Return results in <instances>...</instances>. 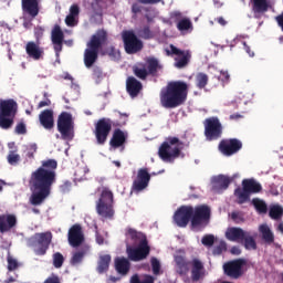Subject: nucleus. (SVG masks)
<instances>
[{
	"mask_svg": "<svg viewBox=\"0 0 283 283\" xmlns=\"http://www.w3.org/2000/svg\"><path fill=\"white\" fill-rule=\"evenodd\" d=\"M57 167L59 163L55 159H48L43 160L41 167L31 174L29 202L32 207H41L48 200L52 191V185L56 182Z\"/></svg>",
	"mask_w": 283,
	"mask_h": 283,
	"instance_id": "nucleus-1",
	"label": "nucleus"
},
{
	"mask_svg": "<svg viewBox=\"0 0 283 283\" xmlns=\"http://www.w3.org/2000/svg\"><path fill=\"white\" fill-rule=\"evenodd\" d=\"M107 31L105 29L97 30L86 43V49L84 50V65L90 70L94 67V63L98 61V52L107 43Z\"/></svg>",
	"mask_w": 283,
	"mask_h": 283,
	"instance_id": "nucleus-2",
	"label": "nucleus"
},
{
	"mask_svg": "<svg viewBox=\"0 0 283 283\" xmlns=\"http://www.w3.org/2000/svg\"><path fill=\"white\" fill-rule=\"evenodd\" d=\"M96 213L104 218V220H114L116 211L114 210V192L109 188L104 187L96 200Z\"/></svg>",
	"mask_w": 283,
	"mask_h": 283,
	"instance_id": "nucleus-3",
	"label": "nucleus"
},
{
	"mask_svg": "<svg viewBox=\"0 0 283 283\" xmlns=\"http://www.w3.org/2000/svg\"><path fill=\"white\" fill-rule=\"evenodd\" d=\"M159 70H163V66L158 59L149 56L145 59V63L133 66V74L140 81H147V76H156Z\"/></svg>",
	"mask_w": 283,
	"mask_h": 283,
	"instance_id": "nucleus-4",
	"label": "nucleus"
},
{
	"mask_svg": "<svg viewBox=\"0 0 283 283\" xmlns=\"http://www.w3.org/2000/svg\"><path fill=\"white\" fill-rule=\"evenodd\" d=\"M52 244V232L35 233L28 240V247L33 250L35 255H45Z\"/></svg>",
	"mask_w": 283,
	"mask_h": 283,
	"instance_id": "nucleus-5",
	"label": "nucleus"
},
{
	"mask_svg": "<svg viewBox=\"0 0 283 283\" xmlns=\"http://www.w3.org/2000/svg\"><path fill=\"white\" fill-rule=\"evenodd\" d=\"M14 116H17V102L14 99H6L0 102V127L1 129H10L14 125Z\"/></svg>",
	"mask_w": 283,
	"mask_h": 283,
	"instance_id": "nucleus-6",
	"label": "nucleus"
},
{
	"mask_svg": "<svg viewBox=\"0 0 283 283\" xmlns=\"http://www.w3.org/2000/svg\"><path fill=\"white\" fill-rule=\"evenodd\" d=\"M260 191H262V185L260 182L254 179H244L242 181V188H235L234 196L239 205H244V202L251 200V193H260Z\"/></svg>",
	"mask_w": 283,
	"mask_h": 283,
	"instance_id": "nucleus-7",
	"label": "nucleus"
},
{
	"mask_svg": "<svg viewBox=\"0 0 283 283\" xmlns=\"http://www.w3.org/2000/svg\"><path fill=\"white\" fill-rule=\"evenodd\" d=\"M122 41L126 54H138L145 48L143 40L139 39L134 30H124L122 32Z\"/></svg>",
	"mask_w": 283,
	"mask_h": 283,
	"instance_id": "nucleus-8",
	"label": "nucleus"
},
{
	"mask_svg": "<svg viewBox=\"0 0 283 283\" xmlns=\"http://www.w3.org/2000/svg\"><path fill=\"white\" fill-rule=\"evenodd\" d=\"M160 104L166 109L178 107V82H170L160 91Z\"/></svg>",
	"mask_w": 283,
	"mask_h": 283,
	"instance_id": "nucleus-9",
	"label": "nucleus"
},
{
	"mask_svg": "<svg viewBox=\"0 0 283 283\" xmlns=\"http://www.w3.org/2000/svg\"><path fill=\"white\" fill-rule=\"evenodd\" d=\"M151 253V247H149V241L144 239L137 247H132L129 244L126 245V254L130 262H143V260H147L149 254Z\"/></svg>",
	"mask_w": 283,
	"mask_h": 283,
	"instance_id": "nucleus-10",
	"label": "nucleus"
},
{
	"mask_svg": "<svg viewBox=\"0 0 283 283\" xmlns=\"http://www.w3.org/2000/svg\"><path fill=\"white\" fill-rule=\"evenodd\" d=\"M112 119L107 117H102L95 123L93 134L95 136L96 145L103 146L107 143V138H109V134H112Z\"/></svg>",
	"mask_w": 283,
	"mask_h": 283,
	"instance_id": "nucleus-11",
	"label": "nucleus"
},
{
	"mask_svg": "<svg viewBox=\"0 0 283 283\" xmlns=\"http://www.w3.org/2000/svg\"><path fill=\"white\" fill-rule=\"evenodd\" d=\"M211 220V209L208 206H199L193 210L191 218V228L197 231H202Z\"/></svg>",
	"mask_w": 283,
	"mask_h": 283,
	"instance_id": "nucleus-12",
	"label": "nucleus"
},
{
	"mask_svg": "<svg viewBox=\"0 0 283 283\" xmlns=\"http://www.w3.org/2000/svg\"><path fill=\"white\" fill-rule=\"evenodd\" d=\"M205 137L209 143L222 138V123L220 118L212 116L203 120Z\"/></svg>",
	"mask_w": 283,
	"mask_h": 283,
	"instance_id": "nucleus-13",
	"label": "nucleus"
},
{
	"mask_svg": "<svg viewBox=\"0 0 283 283\" xmlns=\"http://www.w3.org/2000/svg\"><path fill=\"white\" fill-rule=\"evenodd\" d=\"M57 132L61 134L62 140H74V122L72 114L62 113L57 118Z\"/></svg>",
	"mask_w": 283,
	"mask_h": 283,
	"instance_id": "nucleus-14",
	"label": "nucleus"
},
{
	"mask_svg": "<svg viewBox=\"0 0 283 283\" xmlns=\"http://www.w3.org/2000/svg\"><path fill=\"white\" fill-rule=\"evenodd\" d=\"M158 156L165 163H171L174 158H178V137H170L164 142L158 149Z\"/></svg>",
	"mask_w": 283,
	"mask_h": 283,
	"instance_id": "nucleus-15",
	"label": "nucleus"
},
{
	"mask_svg": "<svg viewBox=\"0 0 283 283\" xmlns=\"http://www.w3.org/2000/svg\"><path fill=\"white\" fill-rule=\"evenodd\" d=\"M243 266H247V260L237 259L224 263L223 271L228 275V277H233V280H238V277H242Z\"/></svg>",
	"mask_w": 283,
	"mask_h": 283,
	"instance_id": "nucleus-16",
	"label": "nucleus"
},
{
	"mask_svg": "<svg viewBox=\"0 0 283 283\" xmlns=\"http://www.w3.org/2000/svg\"><path fill=\"white\" fill-rule=\"evenodd\" d=\"M242 149V142L238 138L223 139L219 143V151L223 154V156H233V154H238Z\"/></svg>",
	"mask_w": 283,
	"mask_h": 283,
	"instance_id": "nucleus-17",
	"label": "nucleus"
},
{
	"mask_svg": "<svg viewBox=\"0 0 283 283\" xmlns=\"http://www.w3.org/2000/svg\"><path fill=\"white\" fill-rule=\"evenodd\" d=\"M69 244L76 249L81 247L85 242V234L83 233V227L81 224L75 223L73 224L67 234Z\"/></svg>",
	"mask_w": 283,
	"mask_h": 283,
	"instance_id": "nucleus-18",
	"label": "nucleus"
},
{
	"mask_svg": "<svg viewBox=\"0 0 283 283\" xmlns=\"http://www.w3.org/2000/svg\"><path fill=\"white\" fill-rule=\"evenodd\" d=\"M151 180V175L147 168H140L137 171V177L133 181V191H145L149 187V181Z\"/></svg>",
	"mask_w": 283,
	"mask_h": 283,
	"instance_id": "nucleus-19",
	"label": "nucleus"
},
{
	"mask_svg": "<svg viewBox=\"0 0 283 283\" xmlns=\"http://www.w3.org/2000/svg\"><path fill=\"white\" fill-rule=\"evenodd\" d=\"M51 41L53 43V50L59 55L63 52V41H65V33L61 29V25L55 24L51 31Z\"/></svg>",
	"mask_w": 283,
	"mask_h": 283,
	"instance_id": "nucleus-20",
	"label": "nucleus"
},
{
	"mask_svg": "<svg viewBox=\"0 0 283 283\" xmlns=\"http://www.w3.org/2000/svg\"><path fill=\"white\" fill-rule=\"evenodd\" d=\"M18 222L17 214H0V233H10L12 229H17Z\"/></svg>",
	"mask_w": 283,
	"mask_h": 283,
	"instance_id": "nucleus-21",
	"label": "nucleus"
},
{
	"mask_svg": "<svg viewBox=\"0 0 283 283\" xmlns=\"http://www.w3.org/2000/svg\"><path fill=\"white\" fill-rule=\"evenodd\" d=\"M22 12L31 19H36L41 8L39 7V0H21Z\"/></svg>",
	"mask_w": 283,
	"mask_h": 283,
	"instance_id": "nucleus-22",
	"label": "nucleus"
},
{
	"mask_svg": "<svg viewBox=\"0 0 283 283\" xmlns=\"http://www.w3.org/2000/svg\"><path fill=\"white\" fill-rule=\"evenodd\" d=\"M128 137L129 135L127 134V132H123V129L116 128L109 140V145L113 149H118L120 147L125 149V144L127 143Z\"/></svg>",
	"mask_w": 283,
	"mask_h": 283,
	"instance_id": "nucleus-23",
	"label": "nucleus"
},
{
	"mask_svg": "<svg viewBox=\"0 0 283 283\" xmlns=\"http://www.w3.org/2000/svg\"><path fill=\"white\" fill-rule=\"evenodd\" d=\"M25 53L28 54L29 59H33V61H41L43 59V48H41V43L29 41L25 44Z\"/></svg>",
	"mask_w": 283,
	"mask_h": 283,
	"instance_id": "nucleus-24",
	"label": "nucleus"
},
{
	"mask_svg": "<svg viewBox=\"0 0 283 283\" xmlns=\"http://www.w3.org/2000/svg\"><path fill=\"white\" fill-rule=\"evenodd\" d=\"M129 261V258L127 259L125 256H117L114 260L115 271L122 277H126V275H129V271H132V262Z\"/></svg>",
	"mask_w": 283,
	"mask_h": 283,
	"instance_id": "nucleus-25",
	"label": "nucleus"
},
{
	"mask_svg": "<svg viewBox=\"0 0 283 283\" xmlns=\"http://www.w3.org/2000/svg\"><path fill=\"white\" fill-rule=\"evenodd\" d=\"M126 92L130 98H136L140 92H143V83L134 76H129L126 80Z\"/></svg>",
	"mask_w": 283,
	"mask_h": 283,
	"instance_id": "nucleus-26",
	"label": "nucleus"
},
{
	"mask_svg": "<svg viewBox=\"0 0 283 283\" xmlns=\"http://www.w3.org/2000/svg\"><path fill=\"white\" fill-rule=\"evenodd\" d=\"M190 266L192 282H200V279L205 277V263L195 258L190 261Z\"/></svg>",
	"mask_w": 283,
	"mask_h": 283,
	"instance_id": "nucleus-27",
	"label": "nucleus"
},
{
	"mask_svg": "<svg viewBox=\"0 0 283 283\" xmlns=\"http://www.w3.org/2000/svg\"><path fill=\"white\" fill-rule=\"evenodd\" d=\"M233 182V178L227 177L224 175H220L214 178L213 185H212V191L214 193H222V191H227L229 189V186Z\"/></svg>",
	"mask_w": 283,
	"mask_h": 283,
	"instance_id": "nucleus-28",
	"label": "nucleus"
},
{
	"mask_svg": "<svg viewBox=\"0 0 283 283\" xmlns=\"http://www.w3.org/2000/svg\"><path fill=\"white\" fill-rule=\"evenodd\" d=\"M250 4L254 17L265 14L271 9V2L269 0H250Z\"/></svg>",
	"mask_w": 283,
	"mask_h": 283,
	"instance_id": "nucleus-29",
	"label": "nucleus"
},
{
	"mask_svg": "<svg viewBox=\"0 0 283 283\" xmlns=\"http://www.w3.org/2000/svg\"><path fill=\"white\" fill-rule=\"evenodd\" d=\"M40 125L44 127V129H54V111L53 109H44L39 115Z\"/></svg>",
	"mask_w": 283,
	"mask_h": 283,
	"instance_id": "nucleus-30",
	"label": "nucleus"
},
{
	"mask_svg": "<svg viewBox=\"0 0 283 283\" xmlns=\"http://www.w3.org/2000/svg\"><path fill=\"white\" fill-rule=\"evenodd\" d=\"M191 59H192L191 50L178 49V70H185V67H189V63H191Z\"/></svg>",
	"mask_w": 283,
	"mask_h": 283,
	"instance_id": "nucleus-31",
	"label": "nucleus"
},
{
	"mask_svg": "<svg viewBox=\"0 0 283 283\" xmlns=\"http://www.w3.org/2000/svg\"><path fill=\"white\" fill-rule=\"evenodd\" d=\"M126 240L127 242H133V244H140V242L147 240V235H145V233L143 232H138L136 229L134 228H128L126 230Z\"/></svg>",
	"mask_w": 283,
	"mask_h": 283,
	"instance_id": "nucleus-32",
	"label": "nucleus"
},
{
	"mask_svg": "<svg viewBox=\"0 0 283 283\" xmlns=\"http://www.w3.org/2000/svg\"><path fill=\"white\" fill-rule=\"evenodd\" d=\"M178 31L181 36H187L193 32V22L189 18H179L178 20Z\"/></svg>",
	"mask_w": 283,
	"mask_h": 283,
	"instance_id": "nucleus-33",
	"label": "nucleus"
},
{
	"mask_svg": "<svg viewBox=\"0 0 283 283\" xmlns=\"http://www.w3.org/2000/svg\"><path fill=\"white\" fill-rule=\"evenodd\" d=\"M247 231H243L242 228H228L226 231V238L230 242H240L245 235Z\"/></svg>",
	"mask_w": 283,
	"mask_h": 283,
	"instance_id": "nucleus-34",
	"label": "nucleus"
},
{
	"mask_svg": "<svg viewBox=\"0 0 283 283\" xmlns=\"http://www.w3.org/2000/svg\"><path fill=\"white\" fill-rule=\"evenodd\" d=\"M87 251H90V249L85 247L73 252V255L70 260L71 266H78L80 264H83V260L85 259V255H87Z\"/></svg>",
	"mask_w": 283,
	"mask_h": 283,
	"instance_id": "nucleus-35",
	"label": "nucleus"
},
{
	"mask_svg": "<svg viewBox=\"0 0 283 283\" xmlns=\"http://www.w3.org/2000/svg\"><path fill=\"white\" fill-rule=\"evenodd\" d=\"M109 264H112V255L104 254L99 256L97 262V273L103 274L109 271Z\"/></svg>",
	"mask_w": 283,
	"mask_h": 283,
	"instance_id": "nucleus-36",
	"label": "nucleus"
},
{
	"mask_svg": "<svg viewBox=\"0 0 283 283\" xmlns=\"http://www.w3.org/2000/svg\"><path fill=\"white\" fill-rule=\"evenodd\" d=\"M189 95V84L178 81V105H182Z\"/></svg>",
	"mask_w": 283,
	"mask_h": 283,
	"instance_id": "nucleus-37",
	"label": "nucleus"
},
{
	"mask_svg": "<svg viewBox=\"0 0 283 283\" xmlns=\"http://www.w3.org/2000/svg\"><path fill=\"white\" fill-rule=\"evenodd\" d=\"M139 39H144V41H149L154 39L155 34L151 31V27L149 24H144L136 30L135 33Z\"/></svg>",
	"mask_w": 283,
	"mask_h": 283,
	"instance_id": "nucleus-38",
	"label": "nucleus"
},
{
	"mask_svg": "<svg viewBox=\"0 0 283 283\" xmlns=\"http://www.w3.org/2000/svg\"><path fill=\"white\" fill-rule=\"evenodd\" d=\"M259 231L262 234V240H264L266 244H273V242H275V235H273L271 228H269L266 224H261L259 227Z\"/></svg>",
	"mask_w": 283,
	"mask_h": 283,
	"instance_id": "nucleus-39",
	"label": "nucleus"
},
{
	"mask_svg": "<svg viewBox=\"0 0 283 283\" xmlns=\"http://www.w3.org/2000/svg\"><path fill=\"white\" fill-rule=\"evenodd\" d=\"M243 240V247L247 251H255L258 249V243L255 242V238L251 235V232H245Z\"/></svg>",
	"mask_w": 283,
	"mask_h": 283,
	"instance_id": "nucleus-40",
	"label": "nucleus"
},
{
	"mask_svg": "<svg viewBox=\"0 0 283 283\" xmlns=\"http://www.w3.org/2000/svg\"><path fill=\"white\" fill-rule=\"evenodd\" d=\"M209 85V75L207 73L199 72L196 75V87L198 90H205Z\"/></svg>",
	"mask_w": 283,
	"mask_h": 283,
	"instance_id": "nucleus-41",
	"label": "nucleus"
},
{
	"mask_svg": "<svg viewBox=\"0 0 283 283\" xmlns=\"http://www.w3.org/2000/svg\"><path fill=\"white\" fill-rule=\"evenodd\" d=\"M238 43H242L243 50H245L247 54H249L251 59L255 56V52L251 51V46H249L244 41L240 40V38H235L230 42L229 44L230 50H233V48H235Z\"/></svg>",
	"mask_w": 283,
	"mask_h": 283,
	"instance_id": "nucleus-42",
	"label": "nucleus"
},
{
	"mask_svg": "<svg viewBox=\"0 0 283 283\" xmlns=\"http://www.w3.org/2000/svg\"><path fill=\"white\" fill-rule=\"evenodd\" d=\"M130 283H155L156 279L150 274H144L140 279L138 274H134L130 277Z\"/></svg>",
	"mask_w": 283,
	"mask_h": 283,
	"instance_id": "nucleus-43",
	"label": "nucleus"
},
{
	"mask_svg": "<svg viewBox=\"0 0 283 283\" xmlns=\"http://www.w3.org/2000/svg\"><path fill=\"white\" fill-rule=\"evenodd\" d=\"M252 205L258 213H266L269 211V206H266V202L262 199H253Z\"/></svg>",
	"mask_w": 283,
	"mask_h": 283,
	"instance_id": "nucleus-44",
	"label": "nucleus"
},
{
	"mask_svg": "<svg viewBox=\"0 0 283 283\" xmlns=\"http://www.w3.org/2000/svg\"><path fill=\"white\" fill-rule=\"evenodd\" d=\"M189 266H191V261H187V259L182 256L178 258V269L181 275L189 273Z\"/></svg>",
	"mask_w": 283,
	"mask_h": 283,
	"instance_id": "nucleus-45",
	"label": "nucleus"
},
{
	"mask_svg": "<svg viewBox=\"0 0 283 283\" xmlns=\"http://www.w3.org/2000/svg\"><path fill=\"white\" fill-rule=\"evenodd\" d=\"M270 218H272V220H280V218H282L283 216V208L282 206H272L270 208Z\"/></svg>",
	"mask_w": 283,
	"mask_h": 283,
	"instance_id": "nucleus-46",
	"label": "nucleus"
},
{
	"mask_svg": "<svg viewBox=\"0 0 283 283\" xmlns=\"http://www.w3.org/2000/svg\"><path fill=\"white\" fill-rule=\"evenodd\" d=\"M193 218V207L181 206L178 209V217Z\"/></svg>",
	"mask_w": 283,
	"mask_h": 283,
	"instance_id": "nucleus-47",
	"label": "nucleus"
},
{
	"mask_svg": "<svg viewBox=\"0 0 283 283\" xmlns=\"http://www.w3.org/2000/svg\"><path fill=\"white\" fill-rule=\"evenodd\" d=\"M7 160L9 165L17 166L21 161V156L14 153V150H10L9 155L7 156Z\"/></svg>",
	"mask_w": 283,
	"mask_h": 283,
	"instance_id": "nucleus-48",
	"label": "nucleus"
},
{
	"mask_svg": "<svg viewBox=\"0 0 283 283\" xmlns=\"http://www.w3.org/2000/svg\"><path fill=\"white\" fill-rule=\"evenodd\" d=\"M64 262H65V258L63 256V254L61 252H55L53 254V266L55 269H61V266H63Z\"/></svg>",
	"mask_w": 283,
	"mask_h": 283,
	"instance_id": "nucleus-49",
	"label": "nucleus"
},
{
	"mask_svg": "<svg viewBox=\"0 0 283 283\" xmlns=\"http://www.w3.org/2000/svg\"><path fill=\"white\" fill-rule=\"evenodd\" d=\"M7 262H8V271L12 272V271H17V269H19L20 264L19 261H17V259L12 258V254H8L7 256Z\"/></svg>",
	"mask_w": 283,
	"mask_h": 283,
	"instance_id": "nucleus-50",
	"label": "nucleus"
},
{
	"mask_svg": "<svg viewBox=\"0 0 283 283\" xmlns=\"http://www.w3.org/2000/svg\"><path fill=\"white\" fill-rule=\"evenodd\" d=\"M36 149H39V146H36V144H29L25 146V156L27 158H34V155L36 154Z\"/></svg>",
	"mask_w": 283,
	"mask_h": 283,
	"instance_id": "nucleus-51",
	"label": "nucleus"
},
{
	"mask_svg": "<svg viewBox=\"0 0 283 283\" xmlns=\"http://www.w3.org/2000/svg\"><path fill=\"white\" fill-rule=\"evenodd\" d=\"M150 264L153 269V274L154 275H160V261H158L156 258L150 259Z\"/></svg>",
	"mask_w": 283,
	"mask_h": 283,
	"instance_id": "nucleus-52",
	"label": "nucleus"
},
{
	"mask_svg": "<svg viewBox=\"0 0 283 283\" xmlns=\"http://www.w3.org/2000/svg\"><path fill=\"white\" fill-rule=\"evenodd\" d=\"M203 247H211L216 243V237L213 234H206L201 239Z\"/></svg>",
	"mask_w": 283,
	"mask_h": 283,
	"instance_id": "nucleus-53",
	"label": "nucleus"
},
{
	"mask_svg": "<svg viewBox=\"0 0 283 283\" xmlns=\"http://www.w3.org/2000/svg\"><path fill=\"white\" fill-rule=\"evenodd\" d=\"M14 132L19 136H25V134H28V127L25 126V123L24 122L18 123Z\"/></svg>",
	"mask_w": 283,
	"mask_h": 283,
	"instance_id": "nucleus-54",
	"label": "nucleus"
},
{
	"mask_svg": "<svg viewBox=\"0 0 283 283\" xmlns=\"http://www.w3.org/2000/svg\"><path fill=\"white\" fill-rule=\"evenodd\" d=\"M103 54H107V56H109L111 59H116L117 56H120V53L116 51V48L114 45L106 48Z\"/></svg>",
	"mask_w": 283,
	"mask_h": 283,
	"instance_id": "nucleus-55",
	"label": "nucleus"
},
{
	"mask_svg": "<svg viewBox=\"0 0 283 283\" xmlns=\"http://www.w3.org/2000/svg\"><path fill=\"white\" fill-rule=\"evenodd\" d=\"M65 23L69 28H74V27L78 25V18L69 14L65 18Z\"/></svg>",
	"mask_w": 283,
	"mask_h": 283,
	"instance_id": "nucleus-56",
	"label": "nucleus"
},
{
	"mask_svg": "<svg viewBox=\"0 0 283 283\" xmlns=\"http://www.w3.org/2000/svg\"><path fill=\"white\" fill-rule=\"evenodd\" d=\"M44 32H45V29H43L42 27H36L34 29L35 43H41V39H43Z\"/></svg>",
	"mask_w": 283,
	"mask_h": 283,
	"instance_id": "nucleus-57",
	"label": "nucleus"
},
{
	"mask_svg": "<svg viewBox=\"0 0 283 283\" xmlns=\"http://www.w3.org/2000/svg\"><path fill=\"white\" fill-rule=\"evenodd\" d=\"M78 14H81V8H78V4L71 6L69 15L78 19Z\"/></svg>",
	"mask_w": 283,
	"mask_h": 283,
	"instance_id": "nucleus-58",
	"label": "nucleus"
},
{
	"mask_svg": "<svg viewBox=\"0 0 283 283\" xmlns=\"http://www.w3.org/2000/svg\"><path fill=\"white\" fill-rule=\"evenodd\" d=\"M43 283H61V277L59 275L52 273L49 277L45 279Z\"/></svg>",
	"mask_w": 283,
	"mask_h": 283,
	"instance_id": "nucleus-59",
	"label": "nucleus"
},
{
	"mask_svg": "<svg viewBox=\"0 0 283 283\" xmlns=\"http://www.w3.org/2000/svg\"><path fill=\"white\" fill-rule=\"evenodd\" d=\"M189 221H191L188 217H178V227H187L189 224Z\"/></svg>",
	"mask_w": 283,
	"mask_h": 283,
	"instance_id": "nucleus-60",
	"label": "nucleus"
},
{
	"mask_svg": "<svg viewBox=\"0 0 283 283\" xmlns=\"http://www.w3.org/2000/svg\"><path fill=\"white\" fill-rule=\"evenodd\" d=\"M231 80V75L229 74L228 71H221V75L219 77V81H222V83H229Z\"/></svg>",
	"mask_w": 283,
	"mask_h": 283,
	"instance_id": "nucleus-61",
	"label": "nucleus"
},
{
	"mask_svg": "<svg viewBox=\"0 0 283 283\" xmlns=\"http://www.w3.org/2000/svg\"><path fill=\"white\" fill-rule=\"evenodd\" d=\"M132 12L134 14V18H136V14H140V12H143V7L138 3H133Z\"/></svg>",
	"mask_w": 283,
	"mask_h": 283,
	"instance_id": "nucleus-62",
	"label": "nucleus"
},
{
	"mask_svg": "<svg viewBox=\"0 0 283 283\" xmlns=\"http://www.w3.org/2000/svg\"><path fill=\"white\" fill-rule=\"evenodd\" d=\"M71 187H72V182L65 181L63 185L60 186V191L62 193H67V191H70Z\"/></svg>",
	"mask_w": 283,
	"mask_h": 283,
	"instance_id": "nucleus-63",
	"label": "nucleus"
},
{
	"mask_svg": "<svg viewBox=\"0 0 283 283\" xmlns=\"http://www.w3.org/2000/svg\"><path fill=\"white\" fill-rule=\"evenodd\" d=\"M93 76L95 78H102L103 77V70L101 67H98V66H95L93 69Z\"/></svg>",
	"mask_w": 283,
	"mask_h": 283,
	"instance_id": "nucleus-64",
	"label": "nucleus"
}]
</instances>
